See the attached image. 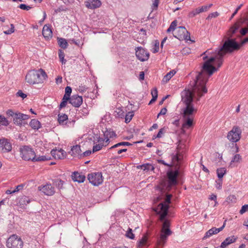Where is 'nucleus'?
Here are the masks:
<instances>
[{"mask_svg":"<svg viewBox=\"0 0 248 248\" xmlns=\"http://www.w3.org/2000/svg\"><path fill=\"white\" fill-rule=\"evenodd\" d=\"M215 56L211 57L206 60L202 66L201 70L198 72L194 80V92L199 95V92L202 90L203 93H207V89L206 84L209 78L218 70L223 63L224 56H221L218 54V52L215 51Z\"/></svg>","mask_w":248,"mask_h":248,"instance_id":"1","label":"nucleus"},{"mask_svg":"<svg viewBox=\"0 0 248 248\" xmlns=\"http://www.w3.org/2000/svg\"><path fill=\"white\" fill-rule=\"evenodd\" d=\"M189 85L191 86V90L188 89L185 90L182 93V101L185 104L186 107L182 109V115L183 117H193V114L197 112L192 104L193 98H195L197 101L200 100V98L206 93H203L200 90L199 95L194 92L195 85L194 80L190 82Z\"/></svg>","mask_w":248,"mask_h":248,"instance_id":"2","label":"nucleus"},{"mask_svg":"<svg viewBox=\"0 0 248 248\" xmlns=\"http://www.w3.org/2000/svg\"><path fill=\"white\" fill-rule=\"evenodd\" d=\"M179 175V171L177 170H170L167 172L168 180H163L157 188L162 192L170 191L171 187L178 184L177 178Z\"/></svg>","mask_w":248,"mask_h":248,"instance_id":"3","label":"nucleus"},{"mask_svg":"<svg viewBox=\"0 0 248 248\" xmlns=\"http://www.w3.org/2000/svg\"><path fill=\"white\" fill-rule=\"evenodd\" d=\"M47 77L46 74L42 69L32 70L27 73L25 80L30 84H42Z\"/></svg>","mask_w":248,"mask_h":248,"instance_id":"4","label":"nucleus"},{"mask_svg":"<svg viewBox=\"0 0 248 248\" xmlns=\"http://www.w3.org/2000/svg\"><path fill=\"white\" fill-rule=\"evenodd\" d=\"M240 48V45L236 41L235 38H227L222 46L216 50L218 52L219 55L224 56L227 53H231Z\"/></svg>","mask_w":248,"mask_h":248,"instance_id":"5","label":"nucleus"},{"mask_svg":"<svg viewBox=\"0 0 248 248\" xmlns=\"http://www.w3.org/2000/svg\"><path fill=\"white\" fill-rule=\"evenodd\" d=\"M171 194H168L163 202L160 203L155 211L157 214L160 215L159 219L161 221H164L165 218L168 215L169 204L170 203Z\"/></svg>","mask_w":248,"mask_h":248,"instance_id":"6","label":"nucleus"},{"mask_svg":"<svg viewBox=\"0 0 248 248\" xmlns=\"http://www.w3.org/2000/svg\"><path fill=\"white\" fill-rule=\"evenodd\" d=\"M23 242L16 234H13L7 240L6 246L8 248H22Z\"/></svg>","mask_w":248,"mask_h":248,"instance_id":"7","label":"nucleus"},{"mask_svg":"<svg viewBox=\"0 0 248 248\" xmlns=\"http://www.w3.org/2000/svg\"><path fill=\"white\" fill-rule=\"evenodd\" d=\"M242 130L238 126H234L227 135V139L232 142L238 141L241 137Z\"/></svg>","mask_w":248,"mask_h":248,"instance_id":"8","label":"nucleus"},{"mask_svg":"<svg viewBox=\"0 0 248 248\" xmlns=\"http://www.w3.org/2000/svg\"><path fill=\"white\" fill-rule=\"evenodd\" d=\"M20 155L25 160L33 161L35 153L33 149L28 146H23L20 149Z\"/></svg>","mask_w":248,"mask_h":248,"instance_id":"9","label":"nucleus"},{"mask_svg":"<svg viewBox=\"0 0 248 248\" xmlns=\"http://www.w3.org/2000/svg\"><path fill=\"white\" fill-rule=\"evenodd\" d=\"M173 36L179 40H190L189 32L187 31L185 27L183 26H180L177 28V31Z\"/></svg>","mask_w":248,"mask_h":248,"instance_id":"10","label":"nucleus"},{"mask_svg":"<svg viewBox=\"0 0 248 248\" xmlns=\"http://www.w3.org/2000/svg\"><path fill=\"white\" fill-rule=\"evenodd\" d=\"M88 179L93 186H97L103 182L102 175L101 172H94L89 174Z\"/></svg>","mask_w":248,"mask_h":248,"instance_id":"11","label":"nucleus"},{"mask_svg":"<svg viewBox=\"0 0 248 248\" xmlns=\"http://www.w3.org/2000/svg\"><path fill=\"white\" fill-rule=\"evenodd\" d=\"M172 232L170 228L161 229V234L157 241V245L163 247L165 244L167 237L171 234Z\"/></svg>","mask_w":248,"mask_h":248,"instance_id":"12","label":"nucleus"},{"mask_svg":"<svg viewBox=\"0 0 248 248\" xmlns=\"http://www.w3.org/2000/svg\"><path fill=\"white\" fill-rule=\"evenodd\" d=\"M185 148L186 145L183 143L181 140H179L176 149L177 153L172 159H176L177 162L181 161L183 159L185 153Z\"/></svg>","mask_w":248,"mask_h":248,"instance_id":"13","label":"nucleus"},{"mask_svg":"<svg viewBox=\"0 0 248 248\" xmlns=\"http://www.w3.org/2000/svg\"><path fill=\"white\" fill-rule=\"evenodd\" d=\"M242 21H238L234 23L227 32V38H233V37H240L241 35L238 33Z\"/></svg>","mask_w":248,"mask_h":248,"instance_id":"14","label":"nucleus"},{"mask_svg":"<svg viewBox=\"0 0 248 248\" xmlns=\"http://www.w3.org/2000/svg\"><path fill=\"white\" fill-rule=\"evenodd\" d=\"M137 58L141 62H144L148 60L149 53L141 47H138L136 49Z\"/></svg>","mask_w":248,"mask_h":248,"instance_id":"15","label":"nucleus"},{"mask_svg":"<svg viewBox=\"0 0 248 248\" xmlns=\"http://www.w3.org/2000/svg\"><path fill=\"white\" fill-rule=\"evenodd\" d=\"M12 144L5 139L0 140V152L1 153H8L12 150Z\"/></svg>","mask_w":248,"mask_h":248,"instance_id":"16","label":"nucleus"},{"mask_svg":"<svg viewBox=\"0 0 248 248\" xmlns=\"http://www.w3.org/2000/svg\"><path fill=\"white\" fill-rule=\"evenodd\" d=\"M29 118V116L24 114L20 112H16L15 114V117L13 118L14 123L18 125H21L22 124L23 120H27Z\"/></svg>","mask_w":248,"mask_h":248,"instance_id":"17","label":"nucleus"},{"mask_svg":"<svg viewBox=\"0 0 248 248\" xmlns=\"http://www.w3.org/2000/svg\"><path fill=\"white\" fill-rule=\"evenodd\" d=\"M40 191H42L45 195L47 196H52L55 192V188L51 184H46L42 187H38Z\"/></svg>","mask_w":248,"mask_h":248,"instance_id":"18","label":"nucleus"},{"mask_svg":"<svg viewBox=\"0 0 248 248\" xmlns=\"http://www.w3.org/2000/svg\"><path fill=\"white\" fill-rule=\"evenodd\" d=\"M83 102V99L81 96H79L78 95H73L71 97L70 101H69V103H70L73 106L78 108L82 104Z\"/></svg>","mask_w":248,"mask_h":248,"instance_id":"19","label":"nucleus"},{"mask_svg":"<svg viewBox=\"0 0 248 248\" xmlns=\"http://www.w3.org/2000/svg\"><path fill=\"white\" fill-rule=\"evenodd\" d=\"M51 154L55 159H62L65 157V152L62 149H53L51 151Z\"/></svg>","mask_w":248,"mask_h":248,"instance_id":"20","label":"nucleus"},{"mask_svg":"<svg viewBox=\"0 0 248 248\" xmlns=\"http://www.w3.org/2000/svg\"><path fill=\"white\" fill-rule=\"evenodd\" d=\"M101 5V2L99 0H88L86 1V6L91 9H94L99 7Z\"/></svg>","mask_w":248,"mask_h":248,"instance_id":"21","label":"nucleus"},{"mask_svg":"<svg viewBox=\"0 0 248 248\" xmlns=\"http://www.w3.org/2000/svg\"><path fill=\"white\" fill-rule=\"evenodd\" d=\"M72 180L75 182L78 183H83L85 179V176L81 173L78 171H75L71 175Z\"/></svg>","mask_w":248,"mask_h":248,"instance_id":"22","label":"nucleus"},{"mask_svg":"<svg viewBox=\"0 0 248 248\" xmlns=\"http://www.w3.org/2000/svg\"><path fill=\"white\" fill-rule=\"evenodd\" d=\"M81 153L80 146L76 145L72 147L69 153L71 154V155L74 156H78V158H80Z\"/></svg>","mask_w":248,"mask_h":248,"instance_id":"23","label":"nucleus"},{"mask_svg":"<svg viewBox=\"0 0 248 248\" xmlns=\"http://www.w3.org/2000/svg\"><path fill=\"white\" fill-rule=\"evenodd\" d=\"M42 34L44 37L47 39L51 38L52 36V31L50 28L46 25H45L43 27Z\"/></svg>","mask_w":248,"mask_h":248,"instance_id":"24","label":"nucleus"},{"mask_svg":"<svg viewBox=\"0 0 248 248\" xmlns=\"http://www.w3.org/2000/svg\"><path fill=\"white\" fill-rule=\"evenodd\" d=\"M186 120L182 125L183 129H188L193 125V117H183Z\"/></svg>","mask_w":248,"mask_h":248,"instance_id":"25","label":"nucleus"},{"mask_svg":"<svg viewBox=\"0 0 248 248\" xmlns=\"http://www.w3.org/2000/svg\"><path fill=\"white\" fill-rule=\"evenodd\" d=\"M236 240V238L234 236L228 237L222 243V246L227 247L228 245L234 243Z\"/></svg>","mask_w":248,"mask_h":248,"instance_id":"26","label":"nucleus"},{"mask_svg":"<svg viewBox=\"0 0 248 248\" xmlns=\"http://www.w3.org/2000/svg\"><path fill=\"white\" fill-rule=\"evenodd\" d=\"M30 125L33 129H38L41 127L40 123L36 119H32L30 123Z\"/></svg>","mask_w":248,"mask_h":248,"instance_id":"27","label":"nucleus"},{"mask_svg":"<svg viewBox=\"0 0 248 248\" xmlns=\"http://www.w3.org/2000/svg\"><path fill=\"white\" fill-rule=\"evenodd\" d=\"M68 120V116L65 114H59L58 115V121L60 124H66V123H65V122H66Z\"/></svg>","mask_w":248,"mask_h":248,"instance_id":"28","label":"nucleus"},{"mask_svg":"<svg viewBox=\"0 0 248 248\" xmlns=\"http://www.w3.org/2000/svg\"><path fill=\"white\" fill-rule=\"evenodd\" d=\"M50 159V157L46 156V155H42V156H39L37 157L36 155H35L34 158L33 159V162L35 161H44L46 160H48Z\"/></svg>","mask_w":248,"mask_h":248,"instance_id":"29","label":"nucleus"},{"mask_svg":"<svg viewBox=\"0 0 248 248\" xmlns=\"http://www.w3.org/2000/svg\"><path fill=\"white\" fill-rule=\"evenodd\" d=\"M140 168L144 171L154 170V167L150 164H145L140 166Z\"/></svg>","mask_w":248,"mask_h":248,"instance_id":"30","label":"nucleus"},{"mask_svg":"<svg viewBox=\"0 0 248 248\" xmlns=\"http://www.w3.org/2000/svg\"><path fill=\"white\" fill-rule=\"evenodd\" d=\"M58 44L63 49H65L67 47L68 43L66 40L64 38H59L58 39Z\"/></svg>","mask_w":248,"mask_h":248,"instance_id":"31","label":"nucleus"},{"mask_svg":"<svg viewBox=\"0 0 248 248\" xmlns=\"http://www.w3.org/2000/svg\"><path fill=\"white\" fill-rule=\"evenodd\" d=\"M226 170L225 168H218L217 170V176L219 179H222L224 175L226 173Z\"/></svg>","mask_w":248,"mask_h":248,"instance_id":"32","label":"nucleus"},{"mask_svg":"<svg viewBox=\"0 0 248 248\" xmlns=\"http://www.w3.org/2000/svg\"><path fill=\"white\" fill-rule=\"evenodd\" d=\"M64 182L61 179H57L53 181V184L59 189L62 188Z\"/></svg>","mask_w":248,"mask_h":248,"instance_id":"33","label":"nucleus"},{"mask_svg":"<svg viewBox=\"0 0 248 248\" xmlns=\"http://www.w3.org/2000/svg\"><path fill=\"white\" fill-rule=\"evenodd\" d=\"M176 73V71L174 70L170 71V72L168 73L164 77L163 80L166 82L168 81L171 77L174 75Z\"/></svg>","mask_w":248,"mask_h":248,"instance_id":"34","label":"nucleus"},{"mask_svg":"<svg viewBox=\"0 0 248 248\" xmlns=\"http://www.w3.org/2000/svg\"><path fill=\"white\" fill-rule=\"evenodd\" d=\"M241 159V156L239 154H236L233 156L231 161V165H232L234 163H239Z\"/></svg>","mask_w":248,"mask_h":248,"instance_id":"35","label":"nucleus"},{"mask_svg":"<svg viewBox=\"0 0 248 248\" xmlns=\"http://www.w3.org/2000/svg\"><path fill=\"white\" fill-rule=\"evenodd\" d=\"M132 145V144L128 142H121L118 143L114 145L113 146H111L110 148H109V149L111 150L113 148H115L118 147H119L120 146H122V145L129 146V145Z\"/></svg>","mask_w":248,"mask_h":248,"instance_id":"36","label":"nucleus"},{"mask_svg":"<svg viewBox=\"0 0 248 248\" xmlns=\"http://www.w3.org/2000/svg\"><path fill=\"white\" fill-rule=\"evenodd\" d=\"M30 202L29 198L25 196H23L19 200V203L20 204L26 205L29 203Z\"/></svg>","mask_w":248,"mask_h":248,"instance_id":"37","label":"nucleus"},{"mask_svg":"<svg viewBox=\"0 0 248 248\" xmlns=\"http://www.w3.org/2000/svg\"><path fill=\"white\" fill-rule=\"evenodd\" d=\"M226 202L229 203H235L236 202V198L234 195H230L226 198Z\"/></svg>","mask_w":248,"mask_h":248,"instance_id":"38","label":"nucleus"},{"mask_svg":"<svg viewBox=\"0 0 248 248\" xmlns=\"http://www.w3.org/2000/svg\"><path fill=\"white\" fill-rule=\"evenodd\" d=\"M177 20H176L172 21L171 23L169 28L168 29V30L167 31V32H170L171 31H173L176 28V27L177 26Z\"/></svg>","mask_w":248,"mask_h":248,"instance_id":"39","label":"nucleus"},{"mask_svg":"<svg viewBox=\"0 0 248 248\" xmlns=\"http://www.w3.org/2000/svg\"><path fill=\"white\" fill-rule=\"evenodd\" d=\"M134 116L133 112H128L125 117V122L128 123L131 120L132 117Z\"/></svg>","mask_w":248,"mask_h":248,"instance_id":"40","label":"nucleus"},{"mask_svg":"<svg viewBox=\"0 0 248 248\" xmlns=\"http://www.w3.org/2000/svg\"><path fill=\"white\" fill-rule=\"evenodd\" d=\"M64 52L61 50H59V57L60 60V61L62 62V64H65L66 61L64 59Z\"/></svg>","mask_w":248,"mask_h":248,"instance_id":"41","label":"nucleus"},{"mask_svg":"<svg viewBox=\"0 0 248 248\" xmlns=\"http://www.w3.org/2000/svg\"><path fill=\"white\" fill-rule=\"evenodd\" d=\"M147 241V237L146 235H144L140 240L138 244V247H142L145 245Z\"/></svg>","mask_w":248,"mask_h":248,"instance_id":"42","label":"nucleus"},{"mask_svg":"<svg viewBox=\"0 0 248 248\" xmlns=\"http://www.w3.org/2000/svg\"><path fill=\"white\" fill-rule=\"evenodd\" d=\"M226 222V220H225L223 223V225L219 228H216V227H213V231H214L213 234H217L219 232L221 231L224 228V227L225 226Z\"/></svg>","mask_w":248,"mask_h":248,"instance_id":"43","label":"nucleus"},{"mask_svg":"<svg viewBox=\"0 0 248 248\" xmlns=\"http://www.w3.org/2000/svg\"><path fill=\"white\" fill-rule=\"evenodd\" d=\"M200 13H201V12H200L199 8H196L189 13L188 17L190 18H192Z\"/></svg>","mask_w":248,"mask_h":248,"instance_id":"44","label":"nucleus"},{"mask_svg":"<svg viewBox=\"0 0 248 248\" xmlns=\"http://www.w3.org/2000/svg\"><path fill=\"white\" fill-rule=\"evenodd\" d=\"M104 136H106L110 138H113L116 136V133L113 131L109 130H107L105 133L104 134Z\"/></svg>","mask_w":248,"mask_h":248,"instance_id":"45","label":"nucleus"},{"mask_svg":"<svg viewBox=\"0 0 248 248\" xmlns=\"http://www.w3.org/2000/svg\"><path fill=\"white\" fill-rule=\"evenodd\" d=\"M213 6V4H210L209 5H204V6H202V7L201 8H199V11H200V12L201 13H202V12H206L207 11L209 8H210L212 6Z\"/></svg>","mask_w":248,"mask_h":248,"instance_id":"46","label":"nucleus"},{"mask_svg":"<svg viewBox=\"0 0 248 248\" xmlns=\"http://www.w3.org/2000/svg\"><path fill=\"white\" fill-rule=\"evenodd\" d=\"M103 146H104V145L102 143H99L98 144H96L95 145L93 146V152L94 153V152H96L97 151L100 150L102 148Z\"/></svg>","mask_w":248,"mask_h":248,"instance_id":"47","label":"nucleus"},{"mask_svg":"<svg viewBox=\"0 0 248 248\" xmlns=\"http://www.w3.org/2000/svg\"><path fill=\"white\" fill-rule=\"evenodd\" d=\"M213 232H214V231H213V227L211 229L208 230L207 232H206L204 236L203 237L202 239L203 240H204L207 238L211 237V236H212L213 235Z\"/></svg>","mask_w":248,"mask_h":248,"instance_id":"48","label":"nucleus"},{"mask_svg":"<svg viewBox=\"0 0 248 248\" xmlns=\"http://www.w3.org/2000/svg\"><path fill=\"white\" fill-rule=\"evenodd\" d=\"M159 42L158 40H155V42L154 47L153 48V52L155 53L159 51Z\"/></svg>","mask_w":248,"mask_h":248,"instance_id":"49","label":"nucleus"},{"mask_svg":"<svg viewBox=\"0 0 248 248\" xmlns=\"http://www.w3.org/2000/svg\"><path fill=\"white\" fill-rule=\"evenodd\" d=\"M125 236L131 239H133L134 238L135 235L133 233L132 230L131 228L128 229V231H127V232L125 234Z\"/></svg>","mask_w":248,"mask_h":248,"instance_id":"50","label":"nucleus"},{"mask_svg":"<svg viewBox=\"0 0 248 248\" xmlns=\"http://www.w3.org/2000/svg\"><path fill=\"white\" fill-rule=\"evenodd\" d=\"M11 28L7 31H4V33L5 34H10L14 32L15 31V27L13 24H11Z\"/></svg>","mask_w":248,"mask_h":248,"instance_id":"51","label":"nucleus"},{"mask_svg":"<svg viewBox=\"0 0 248 248\" xmlns=\"http://www.w3.org/2000/svg\"><path fill=\"white\" fill-rule=\"evenodd\" d=\"M219 15V13L217 12H215L212 13L210 14L207 17L206 19L209 20L213 17H216Z\"/></svg>","mask_w":248,"mask_h":248,"instance_id":"52","label":"nucleus"},{"mask_svg":"<svg viewBox=\"0 0 248 248\" xmlns=\"http://www.w3.org/2000/svg\"><path fill=\"white\" fill-rule=\"evenodd\" d=\"M248 210V204L243 205L241 209L240 210L239 213L242 215Z\"/></svg>","mask_w":248,"mask_h":248,"instance_id":"53","label":"nucleus"},{"mask_svg":"<svg viewBox=\"0 0 248 248\" xmlns=\"http://www.w3.org/2000/svg\"><path fill=\"white\" fill-rule=\"evenodd\" d=\"M18 7L19 8H20L22 10H27V11H28L31 8V7H30V6H27L25 4H21L19 5Z\"/></svg>","mask_w":248,"mask_h":248,"instance_id":"54","label":"nucleus"},{"mask_svg":"<svg viewBox=\"0 0 248 248\" xmlns=\"http://www.w3.org/2000/svg\"><path fill=\"white\" fill-rule=\"evenodd\" d=\"M0 120L1 122H0V124H1L2 125L4 126H7L9 124L8 121L4 117L1 116V120Z\"/></svg>","mask_w":248,"mask_h":248,"instance_id":"55","label":"nucleus"},{"mask_svg":"<svg viewBox=\"0 0 248 248\" xmlns=\"http://www.w3.org/2000/svg\"><path fill=\"white\" fill-rule=\"evenodd\" d=\"M170 223L168 220H165L163 222L162 229L169 228Z\"/></svg>","mask_w":248,"mask_h":248,"instance_id":"56","label":"nucleus"},{"mask_svg":"<svg viewBox=\"0 0 248 248\" xmlns=\"http://www.w3.org/2000/svg\"><path fill=\"white\" fill-rule=\"evenodd\" d=\"M159 0H153V3L152 8L154 9H156L158 6Z\"/></svg>","mask_w":248,"mask_h":248,"instance_id":"57","label":"nucleus"},{"mask_svg":"<svg viewBox=\"0 0 248 248\" xmlns=\"http://www.w3.org/2000/svg\"><path fill=\"white\" fill-rule=\"evenodd\" d=\"M16 94L17 96H20L21 98H22L23 99H24L27 97V95L26 94L24 93L21 90H19L17 92Z\"/></svg>","mask_w":248,"mask_h":248,"instance_id":"58","label":"nucleus"},{"mask_svg":"<svg viewBox=\"0 0 248 248\" xmlns=\"http://www.w3.org/2000/svg\"><path fill=\"white\" fill-rule=\"evenodd\" d=\"M92 153V151L91 150H87L85 152H84L82 154L80 155V158L89 156Z\"/></svg>","mask_w":248,"mask_h":248,"instance_id":"59","label":"nucleus"},{"mask_svg":"<svg viewBox=\"0 0 248 248\" xmlns=\"http://www.w3.org/2000/svg\"><path fill=\"white\" fill-rule=\"evenodd\" d=\"M216 183H217V185H216L217 188L218 189H221V188H222V179H219V180L218 181H216Z\"/></svg>","mask_w":248,"mask_h":248,"instance_id":"60","label":"nucleus"},{"mask_svg":"<svg viewBox=\"0 0 248 248\" xmlns=\"http://www.w3.org/2000/svg\"><path fill=\"white\" fill-rule=\"evenodd\" d=\"M71 92H72L71 88L69 86H67L65 89V93L66 94V95H69L70 96Z\"/></svg>","mask_w":248,"mask_h":248,"instance_id":"61","label":"nucleus"},{"mask_svg":"<svg viewBox=\"0 0 248 248\" xmlns=\"http://www.w3.org/2000/svg\"><path fill=\"white\" fill-rule=\"evenodd\" d=\"M16 112H14L12 109H8L6 112V114L7 115H8L9 116H12L13 117V118L15 117V114H16Z\"/></svg>","mask_w":248,"mask_h":248,"instance_id":"62","label":"nucleus"},{"mask_svg":"<svg viewBox=\"0 0 248 248\" xmlns=\"http://www.w3.org/2000/svg\"><path fill=\"white\" fill-rule=\"evenodd\" d=\"M164 133V128H161L159 130L158 134L156 136L155 138H161L162 137V135Z\"/></svg>","mask_w":248,"mask_h":248,"instance_id":"63","label":"nucleus"},{"mask_svg":"<svg viewBox=\"0 0 248 248\" xmlns=\"http://www.w3.org/2000/svg\"><path fill=\"white\" fill-rule=\"evenodd\" d=\"M248 31V28H242L239 31V32L240 33V34L241 35H245L246 34V33Z\"/></svg>","mask_w":248,"mask_h":248,"instance_id":"64","label":"nucleus"}]
</instances>
